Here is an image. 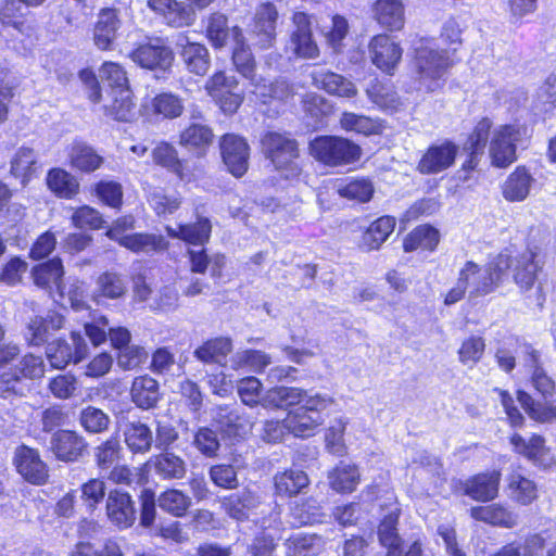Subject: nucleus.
<instances>
[{
    "label": "nucleus",
    "instance_id": "f257e3e1",
    "mask_svg": "<svg viewBox=\"0 0 556 556\" xmlns=\"http://www.w3.org/2000/svg\"><path fill=\"white\" fill-rule=\"evenodd\" d=\"M268 405L287 410L283 419L286 429L296 438L313 437L324 424L323 412L333 400L319 393L311 394L298 387L277 386L266 392Z\"/></svg>",
    "mask_w": 556,
    "mask_h": 556
},
{
    "label": "nucleus",
    "instance_id": "f03ea898",
    "mask_svg": "<svg viewBox=\"0 0 556 556\" xmlns=\"http://www.w3.org/2000/svg\"><path fill=\"white\" fill-rule=\"evenodd\" d=\"M5 329L0 324V397H22L30 384L40 381L46 375V364L41 355L26 352L17 343H2Z\"/></svg>",
    "mask_w": 556,
    "mask_h": 556
},
{
    "label": "nucleus",
    "instance_id": "7ed1b4c3",
    "mask_svg": "<svg viewBox=\"0 0 556 556\" xmlns=\"http://www.w3.org/2000/svg\"><path fill=\"white\" fill-rule=\"evenodd\" d=\"M528 382L538 396L535 400L523 389L516 391V397L527 415L540 424L556 421V380L545 369L541 353L531 343L521 344Z\"/></svg>",
    "mask_w": 556,
    "mask_h": 556
},
{
    "label": "nucleus",
    "instance_id": "20e7f679",
    "mask_svg": "<svg viewBox=\"0 0 556 556\" xmlns=\"http://www.w3.org/2000/svg\"><path fill=\"white\" fill-rule=\"evenodd\" d=\"M440 39L446 50L420 48L416 50L413 58L416 79L427 93L444 88L446 75L456 63L453 55L463 45V39L462 29L454 18H450L443 24Z\"/></svg>",
    "mask_w": 556,
    "mask_h": 556
},
{
    "label": "nucleus",
    "instance_id": "39448f33",
    "mask_svg": "<svg viewBox=\"0 0 556 556\" xmlns=\"http://www.w3.org/2000/svg\"><path fill=\"white\" fill-rule=\"evenodd\" d=\"M513 265V257L507 253H498L483 266L473 261L465 262L458 273L456 286L451 288L445 296L444 304L453 305L466 295L469 285L471 298H483L501 288L508 279V270Z\"/></svg>",
    "mask_w": 556,
    "mask_h": 556
},
{
    "label": "nucleus",
    "instance_id": "423d86ee",
    "mask_svg": "<svg viewBox=\"0 0 556 556\" xmlns=\"http://www.w3.org/2000/svg\"><path fill=\"white\" fill-rule=\"evenodd\" d=\"M261 147L265 159L286 177L301 173L300 144L291 134L267 130L262 135Z\"/></svg>",
    "mask_w": 556,
    "mask_h": 556
},
{
    "label": "nucleus",
    "instance_id": "0eeeda50",
    "mask_svg": "<svg viewBox=\"0 0 556 556\" xmlns=\"http://www.w3.org/2000/svg\"><path fill=\"white\" fill-rule=\"evenodd\" d=\"M309 153L320 164L341 167L357 163L363 150L353 140L337 135H320L309 142Z\"/></svg>",
    "mask_w": 556,
    "mask_h": 556
},
{
    "label": "nucleus",
    "instance_id": "6e6552de",
    "mask_svg": "<svg viewBox=\"0 0 556 556\" xmlns=\"http://www.w3.org/2000/svg\"><path fill=\"white\" fill-rule=\"evenodd\" d=\"M532 136L525 123L514 122L500 125L490 141L489 156L495 168H507L518 159L517 144L527 142Z\"/></svg>",
    "mask_w": 556,
    "mask_h": 556
},
{
    "label": "nucleus",
    "instance_id": "1a4fd4ad",
    "mask_svg": "<svg viewBox=\"0 0 556 556\" xmlns=\"http://www.w3.org/2000/svg\"><path fill=\"white\" fill-rule=\"evenodd\" d=\"M128 58L139 68L149 72L170 73L175 63V52L166 38L147 36L135 43Z\"/></svg>",
    "mask_w": 556,
    "mask_h": 556
},
{
    "label": "nucleus",
    "instance_id": "9d476101",
    "mask_svg": "<svg viewBox=\"0 0 556 556\" xmlns=\"http://www.w3.org/2000/svg\"><path fill=\"white\" fill-rule=\"evenodd\" d=\"M502 472L500 469L476 472L466 479H454L451 491L456 496H467L477 503L495 501L500 495Z\"/></svg>",
    "mask_w": 556,
    "mask_h": 556
},
{
    "label": "nucleus",
    "instance_id": "9b49d317",
    "mask_svg": "<svg viewBox=\"0 0 556 556\" xmlns=\"http://www.w3.org/2000/svg\"><path fill=\"white\" fill-rule=\"evenodd\" d=\"M204 89L215 105L225 114L233 115L244 101V93L239 89V81L226 71H215L205 81Z\"/></svg>",
    "mask_w": 556,
    "mask_h": 556
},
{
    "label": "nucleus",
    "instance_id": "f8f14e48",
    "mask_svg": "<svg viewBox=\"0 0 556 556\" xmlns=\"http://www.w3.org/2000/svg\"><path fill=\"white\" fill-rule=\"evenodd\" d=\"M458 144L452 139L430 143L421 153L416 164V172L422 176L439 175L456 163Z\"/></svg>",
    "mask_w": 556,
    "mask_h": 556
},
{
    "label": "nucleus",
    "instance_id": "ddd939ff",
    "mask_svg": "<svg viewBox=\"0 0 556 556\" xmlns=\"http://www.w3.org/2000/svg\"><path fill=\"white\" fill-rule=\"evenodd\" d=\"M88 354L89 349L85 338L75 330L70 332V341L65 338H58L46 350V356L51 367L60 370L70 364H79Z\"/></svg>",
    "mask_w": 556,
    "mask_h": 556
},
{
    "label": "nucleus",
    "instance_id": "4468645a",
    "mask_svg": "<svg viewBox=\"0 0 556 556\" xmlns=\"http://www.w3.org/2000/svg\"><path fill=\"white\" fill-rule=\"evenodd\" d=\"M12 464L22 479L31 485L43 486L50 480V468L35 447L24 443L16 446Z\"/></svg>",
    "mask_w": 556,
    "mask_h": 556
},
{
    "label": "nucleus",
    "instance_id": "2eb2a0df",
    "mask_svg": "<svg viewBox=\"0 0 556 556\" xmlns=\"http://www.w3.org/2000/svg\"><path fill=\"white\" fill-rule=\"evenodd\" d=\"M371 64L381 73L393 76L403 59V48L389 34L379 33L368 41Z\"/></svg>",
    "mask_w": 556,
    "mask_h": 556
},
{
    "label": "nucleus",
    "instance_id": "dca6fc26",
    "mask_svg": "<svg viewBox=\"0 0 556 556\" xmlns=\"http://www.w3.org/2000/svg\"><path fill=\"white\" fill-rule=\"evenodd\" d=\"M220 157L227 170L236 178L243 177L249 169L251 149L247 139L235 132L219 137Z\"/></svg>",
    "mask_w": 556,
    "mask_h": 556
},
{
    "label": "nucleus",
    "instance_id": "f3484780",
    "mask_svg": "<svg viewBox=\"0 0 556 556\" xmlns=\"http://www.w3.org/2000/svg\"><path fill=\"white\" fill-rule=\"evenodd\" d=\"M278 18V10L271 1L261 2L256 7L250 24V35L255 39L258 49L267 50L274 47Z\"/></svg>",
    "mask_w": 556,
    "mask_h": 556
},
{
    "label": "nucleus",
    "instance_id": "a211bd4d",
    "mask_svg": "<svg viewBox=\"0 0 556 556\" xmlns=\"http://www.w3.org/2000/svg\"><path fill=\"white\" fill-rule=\"evenodd\" d=\"M312 17L303 11L292 13L293 29L290 33V43L295 58L312 60L320 54L319 47L313 37Z\"/></svg>",
    "mask_w": 556,
    "mask_h": 556
},
{
    "label": "nucleus",
    "instance_id": "6ab92c4d",
    "mask_svg": "<svg viewBox=\"0 0 556 556\" xmlns=\"http://www.w3.org/2000/svg\"><path fill=\"white\" fill-rule=\"evenodd\" d=\"M86 438L73 429H58L50 439V452L62 463H76L88 453Z\"/></svg>",
    "mask_w": 556,
    "mask_h": 556
},
{
    "label": "nucleus",
    "instance_id": "aec40b11",
    "mask_svg": "<svg viewBox=\"0 0 556 556\" xmlns=\"http://www.w3.org/2000/svg\"><path fill=\"white\" fill-rule=\"evenodd\" d=\"M214 141L213 128L200 122L188 123L177 135V144L195 159H205Z\"/></svg>",
    "mask_w": 556,
    "mask_h": 556
},
{
    "label": "nucleus",
    "instance_id": "412c9836",
    "mask_svg": "<svg viewBox=\"0 0 556 556\" xmlns=\"http://www.w3.org/2000/svg\"><path fill=\"white\" fill-rule=\"evenodd\" d=\"M505 491L509 500L519 506H529L540 496L539 484L521 465L510 468L506 476Z\"/></svg>",
    "mask_w": 556,
    "mask_h": 556
},
{
    "label": "nucleus",
    "instance_id": "4be33fe9",
    "mask_svg": "<svg viewBox=\"0 0 556 556\" xmlns=\"http://www.w3.org/2000/svg\"><path fill=\"white\" fill-rule=\"evenodd\" d=\"M236 41L231 50L230 60L235 71L254 87H265V79L257 75V62L242 28H235Z\"/></svg>",
    "mask_w": 556,
    "mask_h": 556
},
{
    "label": "nucleus",
    "instance_id": "5701e85b",
    "mask_svg": "<svg viewBox=\"0 0 556 556\" xmlns=\"http://www.w3.org/2000/svg\"><path fill=\"white\" fill-rule=\"evenodd\" d=\"M151 155L155 165L164 168L178 180L186 182L194 180L195 175L188 160L181 157L172 143L167 141L159 142L153 148Z\"/></svg>",
    "mask_w": 556,
    "mask_h": 556
},
{
    "label": "nucleus",
    "instance_id": "b1692460",
    "mask_svg": "<svg viewBox=\"0 0 556 556\" xmlns=\"http://www.w3.org/2000/svg\"><path fill=\"white\" fill-rule=\"evenodd\" d=\"M369 11L371 20L386 33H399L405 27V5L402 0H375Z\"/></svg>",
    "mask_w": 556,
    "mask_h": 556
},
{
    "label": "nucleus",
    "instance_id": "393cba45",
    "mask_svg": "<svg viewBox=\"0 0 556 556\" xmlns=\"http://www.w3.org/2000/svg\"><path fill=\"white\" fill-rule=\"evenodd\" d=\"M472 520L494 528L511 529L518 523V516L502 502H489L475 505L469 509Z\"/></svg>",
    "mask_w": 556,
    "mask_h": 556
},
{
    "label": "nucleus",
    "instance_id": "a878e982",
    "mask_svg": "<svg viewBox=\"0 0 556 556\" xmlns=\"http://www.w3.org/2000/svg\"><path fill=\"white\" fill-rule=\"evenodd\" d=\"M105 511L109 520L121 530L130 528L136 520L135 502L128 492L119 489L109 491Z\"/></svg>",
    "mask_w": 556,
    "mask_h": 556
},
{
    "label": "nucleus",
    "instance_id": "bb28decb",
    "mask_svg": "<svg viewBox=\"0 0 556 556\" xmlns=\"http://www.w3.org/2000/svg\"><path fill=\"white\" fill-rule=\"evenodd\" d=\"M36 287L52 292H63L65 269L60 256H54L34 265L30 270Z\"/></svg>",
    "mask_w": 556,
    "mask_h": 556
},
{
    "label": "nucleus",
    "instance_id": "cd10ccee",
    "mask_svg": "<svg viewBox=\"0 0 556 556\" xmlns=\"http://www.w3.org/2000/svg\"><path fill=\"white\" fill-rule=\"evenodd\" d=\"M147 5L169 27H189L195 22L194 11L178 0H148Z\"/></svg>",
    "mask_w": 556,
    "mask_h": 556
},
{
    "label": "nucleus",
    "instance_id": "c85d7f7f",
    "mask_svg": "<svg viewBox=\"0 0 556 556\" xmlns=\"http://www.w3.org/2000/svg\"><path fill=\"white\" fill-rule=\"evenodd\" d=\"M102 114L108 122L117 124H132L138 118L137 100L131 90L112 92L110 101L101 106Z\"/></svg>",
    "mask_w": 556,
    "mask_h": 556
},
{
    "label": "nucleus",
    "instance_id": "c756f323",
    "mask_svg": "<svg viewBox=\"0 0 556 556\" xmlns=\"http://www.w3.org/2000/svg\"><path fill=\"white\" fill-rule=\"evenodd\" d=\"M178 55L186 72L193 76L204 77L211 68V53L203 42L187 37L178 45Z\"/></svg>",
    "mask_w": 556,
    "mask_h": 556
},
{
    "label": "nucleus",
    "instance_id": "7c9ffc66",
    "mask_svg": "<svg viewBox=\"0 0 556 556\" xmlns=\"http://www.w3.org/2000/svg\"><path fill=\"white\" fill-rule=\"evenodd\" d=\"M121 27L118 11L115 8H103L99 11L92 29V40L100 51H111Z\"/></svg>",
    "mask_w": 556,
    "mask_h": 556
},
{
    "label": "nucleus",
    "instance_id": "2f4dec72",
    "mask_svg": "<svg viewBox=\"0 0 556 556\" xmlns=\"http://www.w3.org/2000/svg\"><path fill=\"white\" fill-rule=\"evenodd\" d=\"M203 35L214 50L225 48L229 39L235 42V28H241L239 25L229 26L228 16L220 11L208 13L203 20Z\"/></svg>",
    "mask_w": 556,
    "mask_h": 556
},
{
    "label": "nucleus",
    "instance_id": "473e14b6",
    "mask_svg": "<svg viewBox=\"0 0 556 556\" xmlns=\"http://www.w3.org/2000/svg\"><path fill=\"white\" fill-rule=\"evenodd\" d=\"M0 25L13 28L18 34L29 37L35 31L33 14L23 8L18 0H4L0 4Z\"/></svg>",
    "mask_w": 556,
    "mask_h": 556
},
{
    "label": "nucleus",
    "instance_id": "72a5a7b5",
    "mask_svg": "<svg viewBox=\"0 0 556 556\" xmlns=\"http://www.w3.org/2000/svg\"><path fill=\"white\" fill-rule=\"evenodd\" d=\"M490 556H556V543L546 547L545 538L541 533H531L522 543H506Z\"/></svg>",
    "mask_w": 556,
    "mask_h": 556
},
{
    "label": "nucleus",
    "instance_id": "f704fd0d",
    "mask_svg": "<svg viewBox=\"0 0 556 556\" xmlns=\"http://www.w3.org/2000/svg\"><path fill=\"white\" fill-rule=\"evenodd\" d=\"M441 241V233L437 227L429 223L420 224L408 231L402 239V249L405 253L434 252Z\"/></svg>",
    "mask_w": 556,
    "mask_h": 556
},
{
    "label": "nucleus",
    "instance_id": "c9c22d12",
    "mask_svg": "<svg viewBox=\"0 0 556 556\" xmlns=\"http://www.w3.org/2000/svg\"><path fill=\"white\" fill-rule=\"evenodd\" d=\"M311 78L315 87L333 97L351 99L358 93L352 80L329 70L314 71Z\"/></svg>",
    "mask_w": 556,
    "mask_h": 556
},
{
    "label": "nucleus",
    "instance_id": "e433bc0d",
    "mask_svg": "<svg viewBox=\"0 0 556 556\" xmlns=\"http://www.w3.org/2000/svg\"><path fill=\"white\" fill-rule=\"evenodd\" d=\"M212 222L208 217L197 216L193 223H181L177 229L166 228L170 238L179 239L190 245L204 247L210 242L212 236Z\"/></svg>",
    "mask_w": 556,
    "mask_h": 556
},
{
    "label": "nucleus",
    "instance_id": "4c0bfd02",
    "mask_svg": "<svg viewBox=\"0 0 556 556\" xmlns=\"http://www.w3.org/2000/svg\"><path fill=\"white\" fill-rule=\"evenodd\" d=\"M104 163V157L90 144L74 141L67 151V164L77 173L91 174Z\"/></svg>",
    "mask_w": 556,
    "mask_h": 556
},
{
    "label": "nucleus",
    "instance_id": "58836bf2",
    "mask_svg": "<svg viewBox=\"0 0 556 556\" xmlns=\"http://www.w3.org/2000/svg\"><path fill=\"white\" fill-rule=\"evenodd\" d=\"M162 399L160 383L148 374L134 378L130 386V400L136 407L144 410L155 408Z\"/></svg>",
    "mask_w": 556,
    "mask_h": 556
},
{
    "label": "nucleus",
    "instance_id": "ea45409f",
    "mask_svg": "<svg viewBox=\"0 0 556 556\" xmlns=\"http://www.w3.org/2000/svg\"><path fill=\"white\" fill-rule=\"evenodd\" d=\"M45 182L48 190L61 200H74L80 193V184L77 177L59 166L48 169Z\"/></svg>",
    "mask_w": 556,
    "mask_h": 556
},
{
    "label": "nucleus",
    "instance_id": "a19ab883",
    "mask_svg": "<svg viewBox=\"0 0 556 556\" xmlns=\"http://www.w3.org/2000/svg\"><path fill=\"white\" fill-rule=\"evenodd\" d=\"M63 315L52 312L46 317L35 316L27 324V332L25 334L26 342L29 346L43 345L49 337L64 327Z\"/></svg>",
    "mask_w": 556,
    "mask_h": 556
},
{
    "label": "nucleus",
    "instance_id": "79ce46f5",
    "mask_svg": "<svg viewBox=\"0 0 556 556\" xmlns=\"http://www.w3.org/2000/svg\"><path fill=\"white\" fill-rule=\"evenodd\" d=\"M366 96L371 103L384 111H397L403 104L391 79L375 77L366 88Z\"/></svg>",
    "mask_w": 556,
    "mask_h": 556
},
{
    "label": "nucleus",
    "instance_id": "37998d69",
    "mask_svg": "<svg viewBox=\"0 0 556 556\" xmlns=\"http://www.w3.org/2000/svg\"><path fill=\"white\" fill-rule=\"evenodd\" d=\"M396 218L392 215H381L374 219L363 231L361 245L366 251H377L393 233Z\"/></svg>",
    "mask_w": 556,
    "mask_h": 556
},
{
    "label": "nucleus",
    "instance_id": "c03bdc74",
    "mask_svg": "<svg viewBox=\"0 0 556 556\" xmlns=\"http://www.w3.org/2000/svg\"><path fill=\"white\" fill-rule=\"evenodd\" d=\"M38 160L36 152L30 147L22 146L13 154L10 161V175L26 187L38 172Z\"/></svg>",
    "mask_w": 556,
    "mask_h": 556
},
{
    "label": "nucleus",
    "instance_id": "a18cd8bd",
    "mask_svg": "<svg viewBox=\"0 0 556 556\" xmlns=\"http://www.w3.org/2000/svg\"><path fill=\"white\" fill-rule=\"evenodd\" d=\"M533 181L529 168L518 165L503 182L502 195L508 202H521L528 198Z\"/></svg>",
    "mask_w": 556,
    "mask_h": 556
},
{
    "label": "nucleus",
    "instance_id": "49530a36",
    "mask_svg": "<svg viewBox=\"0 0 556 556\" xmlns=\"http://www.w3.org/2000/svg\"><path fill=\"white\" fill-rule=\"evenodd\" d=\"M150 115L161 119H177L185 112L184 99L173 91H161L154 94L148 106Z\"/></svg>",
    "mask_w": 556,
    "mask_h": 556
},
{
    "label": "nucleus",
    "instance_id": "de8ad7c7",
    "mask_svg": "<svg viewBox=\"0 0 556 556\" xmlns=\"http://www.w3.org/2000/svg\"><path fill=\"white\" fill-rule=\"evenodd\" d=\"M339 124L344 131L364 137L382 135L386 129V122L379 117L346 111L341 114Z\"/></svg>",
    "mask_w": 556,
    "mask_h": 556
},
{
    "label": "nucleus",
    "instance_id": "09e8293b",
    "mask_svg": "<svg viewBox=\"0 0 556 556\" xmlns=\"http://www.w3.org/2000/svg\"><path fill=\"white\" fill-rule=\"evenodd\" d=\"M118 245L132 253H159L167 251L169 242L162 235L149 232H132L125 235Z\"/></svg>",
    "mask_w": 556,
    "mask_h": 556
},
{
    "label": "nucleus",
    "instance_id": "8fccbe9b",
    "mask_svg": "<svg viewBox=\"0 0 556 556\" xmlns=\"http://www.w3.org/2000/svg\"><path fill=\"white\" fill-rule=\"evenodd\" d=\"M536 252L527 250L516 258L513 278L521 291L531 290L536 280L541 267L536 262Z\"/></svg>",
    "mask_w": 556,
    "mask_h": 556
},
{
    "label": "nucleus",
    "instance_id": "3c124183",
    "mask_svg": "<svg viewBox=\"0 0 556 556\" xmlns=\"http://www.w3.org/2000/svg\"><path fill=\"white\" fill-rule=\"evenodd\" d=\"M232 351V342L228 337H215L205 340L194 350V356L204 364H224Z\"/></svg>",
    "mask_w": 556,
    "mask_h": 556
},
{
    "label": "nucleus",
    "instance_id": "603ef678",
    "mask_svg": "<svg viewBox=\"0 0 556 556\" xmlns=\"http://www.w3.org/2000/svg\"><path fill=\"white\" fill-rule=\"evenodd\" d=\"M361 475L356 465L340 462L328 473L329 486L340 494H349L356 490Z\"/></svg>",
    "mask_w": 556,
    "mask_h": 556
},
{
    "label": "nucleus",
    "instance_id": "864d4df0",
    "mask_svg": "<svg viewBox=\"0 0 556 556\" xmlns=\"http://www.w3.org/2000/svg\"><path fill=\"white\" fill-rule=\"evenodd\" d=\"M308 483L307 475L301 469L289 468L274 476L275 493L281 497L298 495Z\"/></svg>",
    "mask_w": 556,
    "mask_h": 556
},
{
    "label": "nucleus",
    "instance_id": "5fc2aeb1",
    "mask_svg": "<svg viewBox=\"0 0 556 556\" xmlns=\"http://www.w3.org/2000/svg\"><path fill=\"white\" fill-rule=\"evenodd\" d=\"M397 523L399 514L389 513L378 527L379 543L387 548L384 556H401L403 553V542L397 532Z\"/></svg>",
    "mask_w": 556,
    "mask_h": 556
},
{
    "label": "nucleus",
    "instance_id": "6e6d98bb",
    "mask_svg": "<svg viewBox=\"0 0 556 556\" xmlns=\"http://www.w3.org/2000/svg\"><path fill=\"white\" fill-rule=\"evenodd\" d=\"M124 457L119 437L112 434L93 448V460L100 471H108Z\"/></svg>",
    "mask_w": 556,
    "mask_h": 556
},
{
    "label": "nucleus",
    "instance_id": "4d7b16f0",
    "mask_svg": "<svg viewBox=\"0 0 556 556\" xmlns=\"http://www.w3.org/2000/svg\"><path fill=\"white\" fill-rule=\"evenodd\" d=\"M508 440L514 453L526 457L533 464H539L548 452L545 446V439L538 433H532L527 441L520 433L514 432Z\"/></svg>",
    "mask_w": 556,
    "mask_h": 556
},
{
    "label": "nucleus",
    "instance_id": "13d9d810",
    "mask_svg": "<svg viewBox=\"0 0 556 556\" xmlns=\"http://www.w3.org/2000/svg\"><path fill=\"white\" fill-rule=\"evenodd\" d=\"M256 505L255 495L249 490L230 493L222 498V508L232 519L243 521L249 511Z\"/></svg>",
    "mask_w": 556,
    "mask_h": 556
},
{
    "label": "nucleus",
    "instance_id": "bf43d9fd",
    "mask_svg": "<svg viewBox=\"0 0 556 556\" xmlns=\"http://www.w3.org/2000/svg\"><path fill=\"white\" fill-rule=\"evenodd\" d=\"M91 194L94 195L102 205L115 211H119L124 203L123 186L116 180H98L91 187Z\"/></svg>",
    "mask_w": 556,
    "mask_h": 556
},
{
    "label": "nucleus",
    "instance_id": "052dcab7",
    "mask_svg": "<svg viewBox=\"0 0 556 556\" xmlns=\"http://www.w3.org/2000/svg\"><path fill=\"white\" fill-rule=\"evenodd\" d=\"M102 81L112 92H122L131 90L130 80L125 66L115 61H104L99 67Z\"/></svg>",
    "mask_w": 556,
    "mask_h": 556
},
{
    "label": "nucleus",
    "instance_id": "680f3d73",
    "mask_svg": "<svg viewBox=\"0 0 556 556\" xmlns=\"http://www.w3.org/2000/svg\"><path fill=\"white\" fill-rule=\"evenodd\" d=\"M125 443L134 454H143L151 450L153 443L152 431L148 425L130 422L124 432Z\"/></svg>",
    "mask_w": 556,
    "mask_h": 556
},
{
    "label": "nucleus",
    "instance_id": "e2e57ef3",
    "mask_svg": "<svg viewBox=\"0 0 556 556\" xmlns=\"http://www.w3.org/2000/svg\"><path fill=\"white\" fill-rule=\"evenodd\" d=\"M156 473L163 479H182L186 476V464L179 456L168 451L156 454L151 459Z\"/></svg>",
    "mask_w": 556,
    "mask_h": 556
},
{
    "label": "nucleus",
    "instance_id": "0e129e2a",
    "mask_svg": "<svg viewBox=\"0 0 556 556\" xmlns=\"http://www.w3.org/2000/svg\"><path fill=\"white\" fill-rule=\"evenodd\" d=\"M159 506L174 517H184L191 506V498L178 489H166L159 495Z\"/></svg>",
    "mask_w": 556,
    "mask_h": 556
},
{
    "label": "nucleus",
    "instance_id": "69168bd1",
    "mask_svg": "<svg viewBox=\"0 0 556 556\" xmlns=\"http://www.w3.org/2000/svg\"><path fill=\"white\" fill-rule=\"evenodd\" d=\"M96 283L98 294L105 299H121L127 292V287L122 275L115 270L100 273Z\"/></svg>",
    "mask_w": 556,
    "mask_h": 556
},
{
    "label": "nucleus",
    "instance_id": "338daca9",
    "mask_svg": "<svg viewBox=\"0 0 556 556\" xmlns=\"http://www.w3.org/2000/svg\"><path fill=\"white\" fill-rule=\"evenodd\" d=\"M374 193L375 187L369 177L351 178L339 189V194L342 198L358 203H368Z\"/></svg>",
    "mask_w": 556,
    "mask_h": 556
},
{
    "label": "nucleus",
    "instance_id": "774afa93",
    "mask_svg": "<svg viewBox=\"0 0 556 556\" xmlns=\"http://www.w3.org/2000/svg\"><path fill=\"white\" fill-rule=\"evenodd\" d=\"M485 348V340L482 336L471 334L465 338L457 350L459 363L468 367L476 366L483 358Z\"/></svg>",
    "mask_w": 556,
    "mask_h": 556
}]
</instances>
